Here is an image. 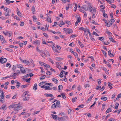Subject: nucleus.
<instances>
[{
    "label": "nucleus",
    "instance_id": "nucleus-1",
    "mask_svg": "<svg viewBox=\"0 0 121 121\" xmlns=\"http://www.w3.org/2000/svg\"><path fill=\"white\" fill-rule=\"evenodd\" d=\"M7 61V59L6 58L3 59L1 57L0 59V62L2 64H3L6 62Z\"/></svg>",
    "mask_w": 121,
    "mask_h": 121
},
{
    "label": "nucleus",
    "instance_id": "nucleus-2",
    "mask_svg": "<svg viewBox=\"0 0 121 121\" xmlns=\"http://www.w3.org/2000/svg\"><path fill=\"white\" fill-rule=\"evenodd\" d=\"M10 11V10L9 9H8V10L7 11H6L4 13V15L5 16H9L10 15L9 12Z\"/></svg>",
    "mask_w": 121,
    "mask_h": 121
},
{
    "label": "nucleus",
    "instance_id": "nucleus-3",
    "mask_svg": "<svg viewBox=\"0 0 121 121\" xmlns=\"http://www.w3.org/2000/svg\"><path fill=\"white\" fill-rule=\"evenodd\" d=\"M80 8H82L86 11H87L88 10V7L85 5H83L82 7H81Z\"/></svg>",
    "mask_w": 121,
    "mask_h": 121
},
{
    "label": "nucleus",
    "instance_id": "nucleus-4",
    "mask_svg": "<svg viewBox=\"0 0 121 121\" xmlns=\"http://www.w3.org/2000/svg\"><path fill=\"white\" fill-rule=\"evenodd\" d=\"M22 107L21 106H19L18 104H17V106L16 108L15 109H14L15 110H19L22 109Z\"/></svg>",
    "mask_w": 121,
    "mask_h": 121
},
{
    "label": "nucleus",
    "instance_id": "nucleus-5",
    "mask_svg": "<svg viewBox=\"0 0 121 121\" xmlns=\"http://www.w3.org/2000/svg\"><path fill=\"white\" fill-rule=\"evenodd\" d=\"M33 74H31V73H29L23 76V77L25 78L28 77L29 76L31 77L33 76Z\"/></svg>",
    "mask_w": 121,
    "mask_h": 121
},
{
    "label": "nucleus",
    "instance_id": "nucleus-6",
    "mask_svg": "<svg viewBox=\"0 0 121 121\" xmlns=\"http://www.w3.org/2000/svg\"><path fill=\"white\" fill-rule=\"evenodd\" d=\"M51 115L52 117L55 120H57V117H58V116L57 115L53 114H51Z\"/></svg>",
    "mask_w": 121,
    "mask_h": 121
},
{
    "label": "nucleus",
    "instance_id": "nucleus-7",
    "mask_svg": "<svg viewBox=\"0 0 121 121\" xmlns=\"http://www.w3.org/2000/svg\"><path fill=\"white\" fill-rule=\"evenodd\" d=\"M32 13L33 14H34L35 12V7L34 5H33L31 8Z\"/></svg>",
    "mask_w": 121,
    "mask_h": 121
},
{
    "label": "nucleus",
    "instance_id": "nucleus-8",
    "mask_svg": "<svg viewBox=\"0 0 121 121\" xmlns=\"http://www.w3.org/2000/svg\"><path fill=\"white\" fill-rule=\"evenodd\" d=\"M78 43L79 45L82 48L84 47V45L82 44L81 42H80L79 40H78Z\"/></svg>",
    "mask_w": 121,
    "mask_h": 121
},
{
    "label": "nucleus",
    "instance_id": "nucleus-9",
    "mask_svg": "<svg viewBox=\"0 0 121 121\" xmlns=\"http://www.w3.org/2000/svg\"><path fill=\"white\" fill-rule=\"evenodd\" d=\"M65 72V71L63 70H62L60 72V74L59 75V76L60 78H62L63 77V73Z\"/></svg>",
    "mask_w": 121,
    "mask_h": 121
},
{
    "label": "nucleus",
    "instance_id": "nucleus-10",
    "mask_svg": "<svg viewBox=\"0 0 121 121\" xmlns=\"http://www.w3.org/2000/svg\"><path fill=\"white\" fill-rule=\"evenodd\" d=\"M33 43L34 44H38L39 45L40 44V42L39 40H37L34 41Z\"/></svg>",
    "mask_w": 121,
    "mask_h": 121
},
{
    "label": "nucleus",
    "instance_id": "nucleus-11",
    "mask_svg": "<svg viewBox=\"0 0 121 121\" xmlns=\"http://www.w3.org/2000/svg\"><path fill=\"white\" fill-rule=\"evenodd\" d=\"M6 106L4 104H3L1 107L0 108V109H3V110H6Z\"/></svg>",
    "mask_w": 121,
    "mask_h": 121
},
{
    "label": "nucleus",
    "instance_id": "nucleus-12",
    "mask_svg": "<svg viewBox=\"0 0 121 121\" xmlns=\"http://www.w3.org/2000/svg\"><path fill=\"white\" fill-rule=\"evenodd\" d=\"M55 59L56 60L58 61L60 60H63V59L62 58L56 57Z\"/></svg>",
    "mask_w": 121,
    "mask_h": 121
},
{
    "label": "nucleus",
    "instance_id": "nucleus-13",
    "mask_svg": "<svg viewBox=\"0 0 121 121\" xmlns=\"http://www.w3.org/2000/svg\"><path fill=\"white\" fill-rule=\"evenodd\" d=\"M52 49L55 52H57L58 51L57 50L56 47L53 45V46L52 47Z\"/></svg>",
    "mask_w": 121,
    "mask_h": 121
},
{
    "label": "nucleus",
    "instance_id": "nucleus-14",
    "mask_svg": "<svg viewBox=\"0 0 121 121\" xmlns=\"http://www.w3.org/2000/svg\"><path fill=\"white\" fill-rule=\"evenodd\" d=\"M108 85L109 87H110V89H111L112 88V84L111 83L109 82H108Z\"/></svg>",
    "mask_w": 121,
    "mask_h": 121
},
{
    "label": "nucleus",
    "instance_id": "nucleus-15",
    "mask_svg": "<svg viewBox=\"0 0 121 121\" xmlns=\"http://www.w3.org/2000/svg\"><path fill=\"white\" fill-rule=\"evenodd\" d=\"M94 95L93 94L90 97V98H88V99L86 101L88 102V101H90L91 100V99H92V97L94 96Z\"/></svg>",
    "mask_w": 121,
    "mask_h": 121
},
{
    "label": "nucleus",
    "instance_id": "nucleus-16",
    "mask_svg": "<svg viewBox=\"0 0 121 121\" xmlns=\"http://www.w3.org/2000/svg\"><path fill=\"white\" fill-rule=\"evenodd\" d=\"M45 95L46 96H47V97H52L53 96V95L52 94H45Z\"/></svg>",
    "mask_w": 121,
    "mask_h": 121
},
{
    "label": "nucleus",
    "instance_id": "nucleus-17",
    "mask_svg": "<svg viewBox=\"0 0 121 121\" xmlns=\"http://www.w3.org/2000/svg\"><path fill=\"white\" fill-rule=\"evenodd\" d=\"M60 94L62 96V97L64 99L66 98L65 96L64 93H61Z\"/></svg>",
    "mask_w": 121,
    "mask_h": 121
},
{
    "label": "nucleus",
    "instance_id": "nucleus-18",
    "mask_svg": "<svg viewBox=\"0 0 121 121\" xmlns=\"http://www.w3.org/2000/svg\"><path fill=\"white\" fill-rule=\"evenodd\" d=\"M37 84L36 83H35L33 86V89L35 91L37 89Z\"/></svg>",
    "mask_w": 121,
    "mask_h": 121
},
{
    "label": "nucleus",
    "instance_id": "nucleus-19",
    "mask_svg": "<svg viewBox=\"0 0 121 121\" xmlns=\"http://www.w3.org/2000/svg\"><path fill=\"white\" fill-rule=\"evenodd\" d=\"M28 86V85L27 84L22 85L21 86V87L22 88H23L26 87Z\"/></svg>",
    "mask_w": 121,
    "mask_h": 121
},
{
    "label": "nucleus",
    "instance_id": "nucleus-20",
    "mask_svg": "<svg viewBox=\"0 0 121 121\" xmlns=\"http://www.w3.org/2000/svg\"><path fill=\"white\" fill-rule=\"evenodd\" d=\"M101 99L103 100L104 101H106L107 100V98L106 97H101Z\"/></svg>",
    "mask_w": 121,
    "mask_h": 121
},
{
    "label": "nucleus",
    "instance_id": "nucleus-21",
    "mask_svg": "<svg viewBox=\"0 0 121 121\" xmlns=\"http://www.w3.org/2000/svg\"><path fill=\"white\" fill-rule=\"evenodd\" d=\"M63 88V87L62 85H60L58 86V90H61Z\"/></svg>",
    "mask_w": 121,
    "mask_h": 121
},
{
    "label": "nucleus",
    "instance_id": "nucleus-22",
    "mask_svg": "<svg viewBox=\"0 0 121 121\" xmlns=\"http://www.w3.org/2000/svg\"><path fill=\"white\" fill-rule=\"evenodd\" d=\"M58 118L59 121H62L64 119V118L63 117H58Z\"/></svg>",
    "mask_w": 121,
    "mask_h": 121
},
{
    "label": "nucleus",
    "instance_id": "nucleus-23",
    "mask_svg": "<svg viewBox=\"0 0 121 121\" xmlns=\"http://www.w3.org/2000/svg\"><path fill=\"white\" fill-rule=\"evenodd\" d=\"M52 80L54 82H56V84L58 82V80H57L55 78H53L52 79Z\"/></svg>",
    "mask_w": 121,
    "mask_h": 121
},
{
    "label": "nucleus",
    "instance_id": "nucleus-24",
    "mask_svg": "<svg viewBox=\"0 0 121 121\" xmlns=\"http://www.w3.org/2000/svg\"><path fill=\"white\" fill-rule=\"evenodd\" d=\"M29 97H25L23 99V101L28 100L29 99Z\"/></svg>",
    "mask_w": 121,
    "mask_h": 121
},
{
    "label": "nucleus",
    "instance_id": "nucleus-25",
    "mask_svg": "<svg viewBox=\"0 0 121 121\" xmlns=\"http://www.w3.org/2000/svg\"><path fill=\"white\" fill-rule=\"evenodd\" d=\"M1 99H3V100H4V93H1Z\"/></svg>",
    "mask_w": 121,
    "mask_h": 121
},
{
    "label": "nucleus",
    "instance_id": "nucleus-26",
    "mask_svg": "<svg viewBox=\"0 0 121 121\" xmlns=\"http://www.w3.org/2000/svg\"><path fill=\"white\" fill-rule=\"evenodd\" d=\"M0 39L2 41H3L5 39L4 37L0 35Z\"/></svg>",
    "mask_w": 121,
    "mask_h": 121
},
{
    "label": "nucleus",
    "instance_id": "nucleus-27",
    "mask_svg": "<svg viewBox=\"0 0 121 121\" xmlns=\"http://www.w3.org/2000/svg\"><path fill=\"white\" fill-rule=\"evenodd\" d=\"M93 8L91 6H90V8L89 9V11L92 13H93Z\"/></svg>",
    "mask_w": 121,
    "mask_h": 121
},
{
    "label": "nucleus",
    "instance_id": "nucleus-28",
    "mask_svg": "<svg viewBox=\"0 0 121 121\" xmlns=\"http://www.w3.org/2000/svg\"><path fill=\"white\" fill-rule=\"evenodd\" d=\"M47 20L48 21L50 22V23L52 22V21L51 20V18L50 17L48 16V17L47 19Z\"/></svg>",
    "mask_w": 121,
    "mask_h": 121
},
{
    "label": "nucleus",
    "instance_id": "nucleus-29",
    "mask_svg": "<svg viewBox=\"0 0 121 121\" xmlns=\"http://www.w3.org/2000/svg\"><path fill=\"white\" fill-rule=\"evenodd\" d=\"M20 70L22 73H24L26 72V71L24 70V69H21Z\"/></svg>",
    "mask_w": 121,
    "mask_h": 121
},
{
    "label": "nucleus",
    "instance_id": "nucleus-30",
    "mask_svg": "<svg viewBox=\"0 0 121 121\" xmlns=\"http://www.w3.org/2000/svg\"><path fill=\"white\" fill-rule=\"evenodd\" d=\"M56 106H59L60 105V101H57L56 103Z\"/></svg>",
    "mask_w": 121,
    "mask_h": 121
},
{
    "label": "nucleus",
    "instance_id": "nucleus-31",
    "mask_svg": "<svg viewBox=\"0 0 121 121\" xmlns=\"http://www.w3.org/2000/svg\"><path fill=\"white\" fill-rule=\"evenodd\" d=\"M109 40L111 41H112L113 43L116 42V41H115L112 38H109Z\"/></svg>",
    "mask_w": 121,
    "mask_h": 121
},
{
    "label": "nucleus",
    "instance_id": "nucleus-32",
    "mask_svg": "<svg viewBox=\"0 0 121 121\" xmlns=\"http://www.w3.org/2000/svg\"><path fill=\"white\" fill-rule=\"evenodd\" d=\"M111 109L110 108H108L106 111V113H107L108 112H111Z\"/></svg>",
    "mask_w": 121,
    "mask_h": 121
},
{
    "label": "nucleus",
    "instance_id": "nucleus-33",
    "mask_svg": "<svg viewBox=\"0 0 121 121\" xmlns=\"http://www.w3.org/2000/svg\"><path fill=\"white\" fill-rule=\"evenodd\" d=\"M105 106V104H103L102 105V107L101 109V111H103L104 109Z\"/></svg>",
    "mask_w": 121,
    "mask_h": 121
},
{
    "label": "nucleus",
    "instance_id": "nucleus-34",
    "mask_svg": "<svg viewBox=\"0 0 121 121\" xmlns=\"http://www.w3.org/2000/svg\"><path fill=\"white\" fill-rule=\"evenodd\" d=\"M46 74L48 75H49L52 74V73L49 71H47L46 73Z\"/></svg>",
    "mask_w": 121,
    "mask_h": 121
},
{
    "label": "nucleus",
    "instance_id": "nucleus-35",
    "mask_svg": "<svg viewBox=\"0 0 121 121\" xmlns=\"http://www.w3.org/2000/svg\"><path fill=\"white\" fill-rule=\"evenodd\" d=\"M77 97H76L74 98H73L72 100V102L73 103L74 102H75V100L77 99Z\"/></svg>",
    "mask_w": 121,
    "mask_h": 121
},
{
    "label": "nucleus",
    "instance_id": "nucleus-36",
    "mask_svg": "<svg viewBox=\"0 0 121 121\" xmlns=\"http://www.w3.org/2000/svg\"><path fill=\"white\" fill-rule=\"evenodd\" d=\"M73 32V31L72 30H70V31H68L67 32H66V34L68 33L69 34L71 33H72Z\"/></svg>",
    "mask_w": 121,
    "mask_h": 121
},
{
    "label": "nucleus",
    "instance_id": "nucleus-37",
    "mask_svg": "<svg viewBox=\"0 0 121 121\" xmlns=\"http://www.w3.org/2000/svg\"><path fill=\"white\" fill-rule=\"evenodd\" d=\"M21 84L20 82H17V83L16 87L17 88H18L20 86Z\"/></svg>",
    "mask_w": 121,
    "mask_h": 121
},
{
    "label": "nucleus",
    "instance_id": "nucleus-38",
    "mask_svg": "<svg viewBox=\"0 0 121 121\" xmlns=\"http://www.w3.org/2000/svg\"><path fill=\"white\" fill-rule=\"evenodd\" d=\"M48 61L50 62H51L52 64H53L54 63V62L53 61L52 59L50 58H48Z\"/></svg>",
    "mask_w": 121,
    "mask_h": 121
},
{
    "label": "nucleus",
    "instance_id": "nucleus-39",
    "mask_svg": "<svg viewBox=\"0 0 121 121\" xmlns=\"http://www.w3.org/2000/svg\"><path fill=\"white\" fill-rule=\"evenodd\" d=\"M82 27H80L79 28V30H83L85 32H86V29L83 28H82Z\"/></svg>",
    "mask_w": 121,
    "mask_h": 121
},
{
    "label": "nucleus",
    "instance_id": "nucleus-40",
    "mask_svg": "<svg viewBox=\"0 0 121 121\" xmlns=\"http://www.w3.org/2000/svg\"><path fill=\"white\" fill-rule=\"evenodd\" d=\"M111 22V25H112V24L113 23L115 22V20L113 19H111L110 20Z\"/></svg>",
    "mask_w": 121,
    "mask_h": 121
},
{
    "label": "nucleus",
    "instance_id": "nucleus-41",
    "mask_svg": "<svg viewBox=\"0 0 121 121\" xmlns=\"http://www.w3.org/2000/svg\"><path fill=\"white\" fill-rule=\"evenodd\" d=\"M28 93L29 92L28 91H26L24 92L23 94H24V96L25 97Z\"/></svg>",
    "mask_w": 121,
    "mask_h": 121
},
{
    "label": "nucleus",
    "instance_id": "nucleus-42",
    "mask_svg": "<svg viewBox=\"0 0 121 121\" xmlns=\"http://www.w3.org/2000/svg\"><path fill=\"white\" fill-rule=\"evenodd\" d=\"M105 64L107 65L108 67L109 68H110L111 67V65L109 63L107 62L106 63H105Z\"/></svg>",
    "mask_w": 121,
    "mask_h": 121
},
{
    "label": "nucleus",
    "instance_id": "nucleus-43",
    "mask_svg": "<svg viewBox=\"0 0 121 121\" xmlns=\"http://www.w3.org/2000/svg\"><path fill=\"white\" fill-rule=\"evenodd\" d=\"M17 67L19 68H23L22 65H17Z\"/></svg>",
    "mask_w": 121,
    "mask_h": 121
},
{
    "label": "nucleus",
    "instance_id": "nucleus-44",
    "mask_svg": "<svg viewBox=\"0 0 121 121\" xmlns=\"http://www.w3.org/2000/svg\"><path fill=\"white\" fill-rule=\"evenodd\" d=\"M73 54L75 56L77 57H78V55L77 53L75 52H73Z\"/></svg>",
    "mask_w": 121,
    "mask_h": 121
},
{
    "label": "nucleus",
    "instance_id": "nucleus-45",
    "mask_svg": "<svg viewBox=\"0 0 121 121\" xmlns=\"http://www.w3.org/2000/svg\"><path fill=\"white\" fill-rule=\"evenodd\" d=\"M102 52L103 53L104 55L105 56V57H106V52L105 51L103 50H102Z\"/></svg>",
    "mask_w": 121,
    "mask_h": 121
},
{
    "label": "nucleus",
    "instance_id": "nucleus-46",
    "mask_svg": "<svg viewBox=\"0 0 121 121\" xmlns=\"http://www.w3.org/2000/svg\"><path fill=\"white\" fill-rule=\"evenodd\" d=\"M111 52L110 50H109L108 51V55L110 57L112 56H111Z\"/></svg>",
    "mask_w": 121,
    "mask_h": 121
},
{
    "label": "nucleus",
    "instance_id": "nucleus-47",
    "mask_svg": "<svg viewBox=\"0 0 121 121\" xmlns=\"http://www.w3.org/2000/svg\"><path fill=\"white\" fill-rule=\"evenodd\" d=\"M92 23L93 24H95V25H99V24H97L96 23V22L94 20H92Z\"/></svg>",
    "mask_w": 121,
    "mask_h": 121
},
{
    "label": "nucleus",
    "instance_id": "nucleus-48",
    "mask_svg": "<svg viewBox=\"0 0 121 121\" xmlns=\"http://www.w3.org/2000/svg\"><path fill=\"white\" fill-rule=\"evenodd\" d=\"M10 47L11 48H18V47L17 46H14L13 45H11L10 46Z\"/></svg>",
    "mask_w": 121,
    "mask_h": 121
},
{
    "label": "nucleus",
    "instance_id": "nucleus-49",
    "mask_svg": "<svg viewBox=\"0 0 121 121\" xmlns=\"http://www.w3.org/2000/svg\"><path fill=\"white\" fill-rule=\"evenodd\" d=\"M56 107V106L55 103L53 104L51 108H55Z\"/></svg>",
    "mask_w": 121,
    "mask_h": 121
},
{
    "label": "nucleus",
    "instance_id": "nucleus-50",
    "mask_svg": "<svg viewBox=\"0 0 121 121\" xmlns=\"http://www.w3.org/2000/svg\"><path fill=\"white\" fill-rule=\"evenodd\" d=\"M114 0H108V2L109 3V4H111V3L113 2H114Z\"/></svg>",
    "mask_w": 121,
    "mask_h": 121
},
{
    "label": "nucleus",
    "instance_id": "nucleus-51",
    "mask_svg": "<svg viewBox=\"0 0 121 121\" xmlns=\"http://www.w3.org/2000/svg\"><path fill=\"white\" fill-rule=\"evenodd\" d=\"M39 64L41 65L42 66L43 65H44V64H45V63L40 61H39Z\"/></svg>",
    "mask_w": 121,
    "mask_h": 121
},
{
    "label": "nucleus",
    "instance_id": "nucleus-52",
    "mask_svg": "<svg viewBox=\"0 0 121 121\" xmlns=\"http://www.w3.org/2000/svg\"><path fill=\"white\" fill-rule=\"evenodd\" d=\"M44 66L45 67H47L49 68H50V66L49 65H47L46 64H45V65H44Z\"/></svg>",
    "mask_w": 121,
    "mask_h": 121
},
{
    "label": "nucleus",
    "instance_id": "nucleus-53",
    "mask_svg": "<svg viewBox=\"0 0 121 121\" xmlns=\"http://www.w3.org/2000/svg\"><path fill=\"white\" fill-rule=\"evenodd\" d=\"M99 39L100 41H102L104 40V39L103 37H99Z\"/></svg>",
    "mask_w": 121,
    "mask_h": 121
},
{
    "label": "nucleus",
    "instance_id": "nucleus-54",
    "mask_svg": "<svg viewBox=\"0 0 121 121\" xmlns=\"http://www.w3.org/2000/svg\"><path fill=\"white\" fill-rule=\"evenodd\" d=\"M69 45V46H71V47H73L74 45V44L73 42L71 43Z\"/></svg>",
    "mask_w": 121,
    "mask_h": 121
},
{
    "label": "nucleus",
    "instance_id": "nucleus-55",
    "mask_svg": "<svg viewBox=\"0 0 121 121\" xmlns=\"http://www.w3.org/2000/svg\"><path fill=\"white\" fill-rule=\"evenodd\" d=\"M106 23V26H107V27H109L110 26L111 24V23H108L107 22Z\"/></svg>",
    "mask_w": 121,
    "mask_h": 121
},
{
    "label": "nucleus",
    "instance_id": "nucleus-56",
    "mask_svg": "<svg viewBox=\"0 0 121 121\" xmlns=\"http://www.w3.org/2000/svg\"><path fill=\"white\" fill-rule=\"evenodd\" d=\"M33 21L35 22L36 19V16H33Z\"/></svg>",
    "mask_w": 121,
    "mask_h": 121
},
{
    "label": "nucleus",
    "instance_id": "nucleus-57",
    "mask_svg": "<svg viewBox=\"0 0 121 121\" xmlns=\"http://www.w3.org/2000/svg\"><path fill=\"white\" fill-rule=\"evenodd\" d=\"M50 88V86H45V90H48Z\"/></svg>",
    "mask_w": 121,
    "mask_h": 121
},
{
    "label": "nucleus",
    "instance_id": "nucleus-58",
    "mask_svg": "<svg viewBox=\"0 0 121 121\" xmlns=\"http://www.w3.org/2000/svg\"><path fill=\"white\" fill-rule=\"evenodd\" d=\"M13 108H14V109H15L17 106V105L16 104H13Z\"/></svg>",
    "mask_w": 121,
    "mask_h": 121
},
{
    "label": "nucleus",
    "instance_id": "nucleus-59",
    "mask_svg": "<svg viewBox=\"0 0 121 121\" xmlns=\"http://www.w3.org/2000/svg\"><path fill=\"white\" fill-rule=\"evenodd\" d=\"M44 84L45 85H48L50 86H52V83H46Z\"/></svg>",
    "mask_w": 121,
    "mask_h": 121
},
{
    "label": "nucleus",
    "instance_id": "nucleus-60",
    "mask_svg": "<svg viewBox=\"0 0 121 121\" xmlns=\"http://www.w3.org/2000/svg\"><path fill=\"white\" fill-rule=\"evenodd\" d=\"M98 85H99V84L101 83V80L100 79H99L98 80Z\"/></svg>",
    "mask_w": 121,
    "mask_h": 121
},
{
    "label": "nucleus",
    "instance_id": "nucleus-61",
    "mask_svg": "<svg viewBox=\"0 0 121 121\" xmlns=\"http://www.w3.org/2000/svg\"><path fill=\"white\" fill-rule=\"evenodd\" d=\"M78 69L77 68L74 71V72L76 73H79V72L78 71Z\"/></svg>",
    "mask_w": 121,
    "mask_h": 121
},
{
    "label": "nucleus",
    "instance_id": "nucleus-62",
    "mask_svg": "<svg viewBox=\"0 0 121 121\" xmlns=\"http://www.w3.org/2000/svg\"><path fill=\"white\" fill-rule=\"evenodd\" d=\"M18 15L20 17H21V13L20 11L17 12Z\"/></svg>",
    "mask_w": 121,
    "mask_h": 121
},
{
    "label": "nucleus",
    "instance_id": "nucleus-63",
    "mask_svg": "<svg viewBox=\"0 0 121 121\" xmlns=\"http://www.w3.org/2000/svg\"><path fill=\"white\" fill-rule=\"evenodd\" d=\"M104 9L101 8L100 9V11H102L103 13H105V11Z\"/></svg>",
    "mask_w": 121,
    "mask_h": 121
},
{
    "label": "nucleus",
    "instance_id": "nucleus-64",
    "mask_svg": "<svg viewBox=\"0 0 121 121\" xmlns=\"http://www.w3.org/2000/svg\"><path fill=\"white\" fill-rule=\"evenodd\" d=\"M65 23L69 25H70L71 24V22L69 21H66Z\"/></svg>",
    "mask_w": 121,
    "mask_h": 121
}]
</instances>
